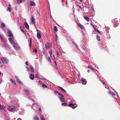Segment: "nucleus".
I'll return each mask as SVG.
<instances>
[{
  "label": "nucleus",
  "instance_id": "obj_1",
  "mask_svg": "<svg viewBox=\"0 0 120 120\" xmlns=\"http://www.w3.org/2000/svg\"><path fill=\"white\" fill-rule=\"evenodd\" d=\"M13 46L14 49L16 50H19L20 49V47L17 43H14Z\"/></svg>",
  "mask_w": 120,
  "mask_h": 120
},
{
  "label": "nucleus",
  "instance_id": "obj_2",
  "mask_svg": "<svg viewBox=\"0 0 120 120\" xmlns=\"http://www.w3.org/2000/svg\"><path fill=\"white\" fill-rule=\"evenodd\" d=\"M71 102V103L68 106L71 107V108L73 109L77 107V105H76L75 104V103L74 104H73L72 102Z\"/></svg>",
  "mask_w": 120,
  "mask_h": 120
},
{
  "label": "nucleus",
  "instance_id": "obj_3",
  "mask_svg": "<svg viewBox=\"0 0 120 120\" xmlns=\"http://www.w3.org/2000/svg\"><path fill=\"white\" fill-rule=\"evenodd\" d=\"M1 60L3 63H7L8 61L5 57H2L1 58Z\"/></svg>",
  "mask_w": 120,
  "mask_h": 120
},
{
  "label": "nucleus",
  "instance_id": "obj_4",
  "mask_svg": "<svg viewBox=\"0 0 120 120\" xmlns=\"http://www.w3.org/2000/svg\"><path fill=\"white\" fill-rule=\"evenodd\" d=\"M15 107L13 106H10L8 108V110L10 112H13L15 110Z\"/></svg>",
  "mask_w": 120,
  "mask_h": 120
},
{
  "label": "nucleus",
  "instance_id": "obj_5",
  "mask_svg": "<svg viewBox=\"0 0 120 120\" xmlns=\"http://www.w3.org/2000/svg\"><path fill=\"white\" fill-rule=\"evenodd\" d=\"M8 40L11 44L12 45L14 43V38L13 37L9 38H8Z\"/></svg>",
  "mask_w": 120,
  "mask_h": 120
},
{
  "label": "nucleus",
  "instance_id": "obj_6",
  "mask_svg": "<svg viewBox=\"0 0 120 120\" xmlns=\"http://www.w3.org/2000/svg\"><path fill=\"white\" fill-rule=\"evenodd\" d=\"M112 22L114 23V24L116 25V26H118L119 24L118 23V21L116 19H114L112 20Z\"/></svg>",
  "mask_w": 120,
  "mask_h": 120
},
{
  "label": "nucleus",
  "instance_id": "obj_7",
  "mask_svg": "<svg viewBox=\"0 0 120 120\" xmlns=\"http://www.w3.org/2000/svg\"><path fill=\"white\" fill-rule=\"evenodd\" d=\"M81 83L84 85L86 83V80L83 78H82L81 80Z\"/></svg>",
  "mask_w": 120,
  "mask_h": 120
},
{
  "label": "nucleus",
  "instance_id": "obj_8",
  "mask_svg": "<svg viewBox=\"0 0 120 120\" xmlns=\"http://www.w3.org/2000/svg\"><path fill=\"white\" fill-rule=\"evenodd\" d=\"M77 24L80 28L83 30H85V27L83 25L79 23H77Z\"/></svg>",
  "mask_w": 120,
  "mask_h": 120
},
{
  "label": "nucleus",
  "instance_id": "obj_9",
  "mask_svg": "<svg viewBox=\"0 0 120 120\" xmlns=\"http://www.w3.org/2000/svg\"><path fill=\"white\" fill-rule=\"evenodd\" d=\"M64 96L63 95L61 96H60L59 98L62 102H64L65 101L63 100Z\"/></svg>",
  "mask_w": 120,
  "mask_h": 120
},
{
  "label": "nucleus",
  "instance_id": "obj_10",
  "mask_svg": "<svg viewBox=\"0 0 120 120\" xmlns=\"http://www.w3.org/2000/svg\"><path fill=\"white\" fill-rule=\"evenodd\" d=\"M34 78V74L31 73L30 76V78L31 79L33 80Z\"/></svg>",
  "mask_w": 120,
  "mask_h": 120
},
{
  "label": "nucleus",
  "instance_id": "obj_11",
  "mask_svg": "<svg viewBox=\"0 0 120 120\" xmlns=\"http://www.w3.org/2000/svg\"><path fill=\"white\" fill-rule=\"evenodd\" d=\"M8 36L9 37H13V35L11 33V32L9 30L8 31Z\"/></svg>",
  "mask_w": 120,
  "mask_h": 120
},
{
  "label": "nucleus",
  "instance_id": "obj_12",
  "mask_svg": "<svg viewBox=\"0 0 120 120\" xmlns=\"http://www.w3.org/2000/svg\"><path fill=\"white\" fill-rule=\"evenodd\" d=\"M30 5L31 6H35L36 4L33 1H31L30 2Z\"/></svg>",
  "mask_w": 120,
  "mask_h": 120
},
{
  "label": "nucleus",
  "instance_id": "obj_13",
  "mask_svg": "<svg viewBox=\"0 0 120 120\" xmlns=\"http://www.w3.org/2000/svg\"><path fill=\"white\" fill-rule=\"evenodd\" d=\"M23 91L26 92V94H29L30 93L29 91L28 90L26 89H24L23 90Z\"/></svg>",
  "mask_w": 120,
  "mask_h": 120
},
{
  "label": "nucleus",
  "instance_id": "obj_14",
  "mask_svg": "<svg viewBox=\"0 0 120 120\" xmlns=\"http://www.w3.org/2000/svg\"><path fill=\"white\" fill-rule=\"evenodd\" d=\"M31 22L33 24H34L35 23V19L33 16H32L31 18Z\"/></svg>",
  "mask_w": 120,
  "mask_h": 120
},
{
  "label": "nucleus",
  "instance_id": "obj_15",
  "mask_svg": "<svg viewBox=\"0 0 120 120\" xmlns=\"http://www.w3.org/2000/svg\"><path fill=\"white\" fill-rule=\"evenodd\" d=\"M5 107L4 105H2L0 104V110H4L5 109Z\"/></svg>",
  "mask_w": 120,
  "mask_h": 120
},
{
  "label": "nucleus",
  "instance_id": "obj_16",
  "mask_svg": "<svg viewBox=\"0 0 120 120\" xmlns=\"http://www.w3.org/2000/svg\"><path fill=\"white\" fill-rule=\"evenodd\" d=\"M15 78L16 79L17 81L20 83H21L22 82L20 81V80L19 79L18 77L16 76H15Z\"/></svg>",
  "mask_w": 120,
  "mask_h": 120
},
{
  "label": "nucleus",
  "instance_id": "obj_17",
  "mask_svg": "<svg viewBox=\"0 0 120 120\" xmlns=\"http://www.w3.org/2000/svg\"><path fill=\"white\" fill-rule=\"evenodd\" d=\"M45 46L46 48L47 49H48L50 47V45L49 43H47V44H45Z\"/></svg>",
  "mask_w": 120,
  "mask_h": 120
},
{
  "label": "nucleus",
  "instance_id": "obj_18",
  "mask_svg": "<svg viewBox=\"0 0 120 120\" xmlns=\"http://www.w3.org/2000/svg\"><path fill=\"white\" fill-rule=\"evenodd\" d=\"M88 67L89 68L92 70L93 71H94L95 70L97 71L96 70H95L94 69L92 68L90 65H88Z\"/></svg>",
  "mask_w": 120,
  "mask_h": 120
},
{
  "label": "nucleus",
  "instance_id": "obj_19",
  "mask_svg": "<svg viewBox=\"0 0 120 120\" xmlns=\"http://www.w3.org/2000/svg\"><path fill=\"white\" fill-rule=\"evenodd\" d=\"M108 93L109 94H110V95H111L112 96H115V93L114 92H112L110 91H109Z\"/></svg>",
  "mask_w": 120,
  "mask_h": 120
},
{
  "label": "nucleus",
  "instance_id": "obj_20",
  "mask_svg": "<svg viewBox=\"0 0 120 120\" xmlns=\"http://www.w3.org/2000/svg\"><path fill=\"white\" fill-rule=\"evenodd\" d=\"M25 26L26 28H29V26L27 23V22H26L25 23Z\"/></svg>",
  "mask_w": 120,
  "mask_h": 120
},
{
  "label": "nucleus",
  "instance_id": "obj_21",
  "mask_svg": "<svg viewBox=\"0 0 120 120\" xmlns=\"http://www.w3.org/2000/svg\"><path fill=\"white\" fill-rule=\"evenodd\" d=\"M9 6H10L8 7L7 8V10L10 11H11V7L10 6H11V5L10 4H9Z\"/></svg>",
  "mask_w": 120,
  "mask_h": 120
},
{
  "label": "nucleus",
  "instance_id": "obj_22",
  "mask_svg": "<svg viewBox=\"0 0 120 120\" xmlns=\"http://www.w3.org/2000/svg\"><path fill=\"white\" fill-rule=\"evenodd\" d=\"M37 37L39 39L41 37V34L39 33H37Z\"/></svg>",
  "mask_w": 120,
  "mask_h": 120
},
{
  "label": "nucleus",
  "instance_id": "obj_23",
  "mask_svg": "<svg viewBox=\"0 0 120 120\" xmlns=\"http://www.w3.org/2000/svg\"><path fill=\"white\" fill-rule=\"evenodd\" d=\"M96 38L97 40L98 41H100L101 40L100 37L98 35H96Z\"/></svg>",
  "mask_w": 120,
  "mask_h": 120
},
{
  "label": "nucleus",
  "instance_id": "obj_24",
  "mask_svg": "<svg viewBox=\"0 0 120 120\" xmlns=\"http://www.w3.org/2000/svg\"><path fill=\"white\" fill-rule=\"evenodd\" d=\"M59 88L61 89V90L64 92H66V91L64 90V89H63L62 87H60V86H59L58 87Z\"/></svg>",
  "mask_w": 120,
  "mask_h": 120
},
{
  "label": "nucleus",
  "instance_id": "obj_25",
  "mask_svg": "<svg viewBox=\"0 0 120 120\" xmlns=\"http://www.w3.org/2000/svg\"><path fill=\"white\" fill-rule=\"evenodd\" d=\"M84 19L88 22L89 21V18H88L86 16H85L84 17Z\"/></svg>",
  "mask_w": 120,
  "mask_h": 120
},
{
  "label": "nucleus",
  "instance_id": "obj_26",
  "mask_svg": "<svg viewBox=\"0 0 120 120\" xmlns=\"http://www.w3.org/2000/svg\"><path fill=\"white\" fill-rule=\"evenodd\" d=\"M30 68L32 72L33 73V72H34V69L32 66H30Z\"/></svg>",
  "mask_w": 120,
  "mask_h": 120
},
{
  "label": "nucleus",
  "instance_id": "obj_27",
  "mask_svg": "<svg viewBox=\"0 0 120 120\" xmlns=\"http://www.w3.org/2000/svg\"><path fill=\"white\" fill-rule=\"evenodd\" d=\"M34 120H39L37 116H35L34 117Z\"/></svg>",
  "mask_w": 120,
  "mask_h": 120
},
{
  "label": "nucleus",
  "instance_id": "obj_28",
  "mask_svg": "<svg viewBox=\"0 0 120 120\" xmlns=\"http://www.w3.org/2000/svg\"><path fill=\"white\" fill-rule=\"evenodd\" d=\"M5 25L4 24V23H2L1 25V28H3L5 27Z\"/></svg>",
  "mask_w": 120,
  "mask_h": 120
},
{
  "label": "nucleus",
  "instance_id": "obj_29",
  "mask_svg": "<svg viewBox=\"0 0 120 120\" xmlns=\"http://www.w3.org/2000/svg\"><path fill=\"white\" fill-rule=\"evenodd\" d=\"M94 30H95V31H97V32H98V33H100V34H102L101 33V32H100L97 29H94Z\"/></svg>",
  "mask_w": 120,
  "mask_h": 120
},
{
  "label": "nucleus",
  "instance_id": "obj_30",
  "mask_svg": "<svg viewBox=\"0 0 120 120\" xmlns=\"http://www.w3.org/2000/svg\"><path fill=\"white\" fill-rule=\"evenodd\" d=\"M42 87L44 88H46L47 87V86L46 85L44 84H43L42 85Z\"/></svg>",
  "mask_w": 120,
  "mask_h": 120
},
{
  "label": "nucleus",
  "instance_id": "obj_31",
  "mask_svg": "<svg viewBox=\"0 0 120 120\" xmlns=\"http://www.w3.org/2000/svg\"><path fill=\"white\" fill-rule=\"evenodd\" d=\"M20 30H21L22 31V32H23V33H25V31H24V30H23L22 29V28L21 26H20Z\"/></svg>",
  "mask_w": 120,
  "mask_h": 120
},
{
  "label": "nucleus",
  "instance_id": "obj_32",
  "mask_svg": "<svg viewBox=\"0 0 120 120\" xmlns=\"http://www.w3.org/2000/svg\"><path fill=\"white\" fill-rule=\"evenodd\" d=\"M54 29L55 31H56L57 30V28L56 26H55L54 27Z\"/></svg>",
  "mask_w": 120,
  "mask_h": 120
},
{
  "label": "nucleus",
  "instance_id": "obj_33",
  "mask_svg": "<svg viewBox=\"0 0 120 120\" xmlns=\"http://www.w3.org/2000/svg\"><path fill=\"white\" fill-rule=\"evenodd\" d=\"M33 51L34 52L36 53L37 52H38V51L36 48H35L34 50H33Z\"/></svg>",
  "mask_w": 120,
  "mask_h": 120
},
{
  "label": "nucleus",
  "instance_id": "obj_34",
  "mask_svg": "<svg viewBox=\"0 0 120 120\" xmlns=\"http://www.w3.org/2000/svg\"><path fill=\"white\" fill-rule=\"evenodd\" d=\"M73 43L74 44L75 46L78 49V45L74 42H73Z\"/></svg>",
  "mask_w": 120,
  "mask_h": 120
},
{
  "label": "nucleus",
  "instance_id": "obj_35",
  "mask_svg": "<svg viewBox=\"0 0 120 120\" xmlns=\"http://www.w3.org/2000/svg\"><path fill=\"white\" fill-rule=\"evenodd\" d=\"M22 0H17V2L18 3H20L22 1Z\"/></svg>",
  "mask_w": 120,
  "mask_h": 120
},
{
  "label": "nucleus",
  "instance_id": "obj_36",
  "mask_svg": "<svg viewBox=\"0 0 120 120\" xmlns=\"http://www.w3.org/2000/svg\"><path fill=\"white\" fill-rule=\"evenodd\" d=\"M67 105V104L66 103H63L62 104V105L63 106H65Z\"/></svg>",
  "mask_w": 120,
  "mask_h": 120
},
{
  "label": "nucleus",
  "instance_id": "obj_37",
  "mask_svg": "<svg viewBox=\"0 0 120 120\" xmlns=\"http://www.w3.org/2000/svg\"><path fill=\"white\" fill-rule=\"evenodd\" d=\"M40 118L42 120H45L44 119V116L42 115H41L40 116Z\"/></svg>",
  "mask_w": 120,
  "mask_h": 120
},
{
  "label": "nucleus",
  "instance_id": "obj_38",
  "mask_svg": "<svg viewBox=\"0 0 120 120\" xmlns=\"http://www.w3.org/2000/svg\"><path fill=\"white\" fill-rule=\"evenodd\" d=\"M48 60L49 61V62L50 63H51L52 62V61H51L50 58L49 56H48Z\"/></svg>",
  "mask_w": 120,
  "mask_h": 120
},
{
  "label": "nucleus",
  "instance_id": "obj_39",
  "mask_svg": "<svg viewBox=\"0 0 120 120\" xmlns=\"http://www.w3.org/2000/svg\"><path fill=\"white\" fill-rule=\"evenodd\" d=\"M49 53L50 54V56L51 57H52V51H50L49 52Z\"/></svg>",
  "mask_w": 120,
  "mask_h": 120
},
{
  "label": "nucleus",
  "instance_id": "obj_40",
  "mask_svg": "<svg viewBox=\"0 0 120 120\" xmlns=\"http://www.w3.org/2000/svg\"><path fill=\"white\" fill-rule=\"evenodd\" d=\"M35 77L36 78H38V79L39 78V77L38 75L37 74H36L35 75Z\"/></svg>",
  "mask_w": 120,
  "mask_h": 120
},
{
  "label": "nucleus",
  "instance_id": "obj_41",
  "mask_svg": "<svg viewBox=\"0 0 120 120\" xmlns=\"http://www.w3.org/2000/svg\"><path fill=\"white\" fill-rule=\"evenodd\" d=\"M56 54L58 56H60V55L57 51H56Z\"/></svg>",
  "mask_w": 120,
  "mask_h": 120
},
{
  "label": "nucleus",
  "instance_id": "obj_42",
  "mask_svg": "<svg viewBox=\"0 0 120 120\" xmlns=\"http://www.w3.org/2000/svg\"><path fill=\"white\" fill-rule=\"evenodd\" d=\"M10 81L12 83H14V81L12 79H10Z\"/></svg>",
  "mask_w": 120,
  "mask_h": 120
},
{
  "label": "nucleus",
  "instance_id": "obj_43",
  "mask_svg": "<svg viewBox=\"0 0 120 120\" xmlns=\"http://www.w3.org/2000/svg\"><path fill=\"white\" fill-rule=\"evenodd\" d=\"M32 43H31V40L30 39V44L29 45L30 47L31 46Z\"/></svg>",
  "mask_w": 120,
  "mask_h": 120
},
{
  "label": "nucleus",
  "instance_id": "obj_44",
  "mask_svg": "<svg viewBox=\"0 0 120 120\" xmlns=\"http://www.w3.org/2000/svg\"><path fill=\"white\" fill-rule=\"evenodd\" d=\"M58 92L57 91H55L54 92V93L55 94H58Z\"/></svg>",
  "mask_w": 120,
  "mask_h": 120
},
{
  "label": "nucleus",
  "instance_id": "obj_45",
  "mask_svg": "<svg viewBox=\"0 0 120 120\" xmlns=\"http://www.w3.org/2000/svg\"><path fill=\"white\" fill-rule=\"evenodd\" d=\"M2 46L3 47H4L5 48H6V45H5V44H3L2 45Z\"/></svg>",
  "mask_w": 120,
  "mask_h": 120
},
{
  "label": "nucleus",
  "instance_id": "obj_46",
  "mask_svg": "<svg viewBox=\"0 0 120 120\" xmlns=\"http://www.w3.org/2000/svg\"><path fill=\"white\" fill-rule=\"evenodd\" d=\"M58 95H59L61 96L63 95H62L60 93H58Z\"/></svg>",
  "mask_w": 120,
  "mask_h": 120
},
{
  "label": "nucleus",
  "instance_id": "obj_47",
  "mask_svg": "<svg viewBox=\"0 0 120 120\" xmlns=\"http://www.w3.org/2000/svg\"><path fill=\"white\" fill-rule=\"evenodd\" d=\"M3 38V37L2 36L0 35V39H2Z\"/></svg>",
  "mask_w": 120,
  "mask_h": 120
},
{
  "label": "nucleus",
  "instance_id": "obj_48",
  "mask_svg": "<svg viewBox=\"0 0 120 120\" xmlns=\"http://www.w3.org/2000/svg\"><path fill=\"white\" fill-rule=\"evenodd\" d=\"M25 64L27 66H28V62L27 61L26 62Z\"/></svg>",
  "mask_w": 120,
  "mask_h": 120
},
{
  "label": "nucleus",
  "instance_id": "obj_49",
  "mask_svg": "<svg viewBox=\"0 0 120 120\" xmlns=\"http://www.w3.org/2000/svg\"><path fill=\"white\" fill-rule=\"evenodd\" d=\"M78 6L80 8H81V9H82V8L79 5H78Z\"/></svg>",
  "mask_w": 120,
  "mask_h": 120
},
{
  "label": "nucleus",
  "instance_id": "obj_50",
  "mask_svg": "<svg viewBox=\"0 0 120 120\" xmlns=\"http://www.w3.org/2000/svg\"><path fill=\"white\" fill-rule=\"evenodd\" d=\"M56 41H57V35H56Z\"/></svg>",
  "mask_w": 120,
  "mask_h": 120
},
{
  "label": "nucleus",
  "instance_id": "obj_51",
  "mask_svg": "<svg viewBox=\"0 0 120 120\" xmlns=\"http://www.w3.org/2000/svg\"><path fill=\"white\" fill-rule=\"evenodd\" d=\"M17 120H22L21 118H18Z\"/></svg>",
  "mask_w": 120,
  "mask_h": 120
},
{
  "label": "nucleus",
  "instance_id": "obj_52",
  "mask_svg": "<svg viewBox=\"0 0 120 120\" xmlns=\"http://www.w3.org/2000/svg\"><path fill=\"white\" fill-rule=\"evenodd\" d=\"M37 14H39V15H40V14H39V12H38V10H37Z\"/></svg>",
  "mask_w": 120,
  "mask_h": 120
},
{
  "label": "nucleus",
  "instance_id": "obj_53",
  "mask_svg": "<svg viewBox=\"0 0 120 120\" xmlns=\"http://www.w3.org/2000/svg\"><path fill=\"white\" fill-rule=\"evenodd\" d=\"M91 25H92V26L94 28H95V27L92 24H91Z\"/></svg>",
  "mask_w": 120,
  "mask_h": 120
},
{
  "label": "nucleus",
  "instance_id": "obj_54",
  "mask_svg": "<svg viewBox=\"0 0 120 120\" xmlns=\"http://www.w3.org/2000/svg\"><path fill=\"white\" fill-rule=\"evenodd\" d=\"M41 108L40 107L39 108V110H40V111L41 112Z\"/></svg>",
  "mask_w": 120,
  "mask_h": 120
},
{
  "label": "nucleus",
  "instance_id": "obj_55",
  "mask_svg": "<svg viewBox=\"0 0 120 120\" xmlns=\"http://www.w3.org/2000/svg\"><path fill=\"white\" fill-rule=\"evenodd\" d=\"M87 71L88 72H90V70H87Z\"/></svg>",
  "mask_w": 120,
  "mask_h": 120
},
{
  "label": "nucleus",
  "instance_id": "obj_56",
  "mask_svg": "<svg viewBox=\"0 0 120 120\" xmlns=\"http://www.w3.org/2000/svg\"><path fill=\"white\" fill-rule=\"evenodd\" d=\"M32 100L34 102H35V101L33 99Z\"/></svg>",
  "mask_w": 120,
  "mask_h": 120
},
{
  "label": "nucleus",
  "instance_id": "obj_57",
  "mask_svg": "<svg viewBox=\"0 0 120 120\" xmlns=\"http://www.w3.org/2000/svg\"><path fill=\"white\" fill-rule=\"evenodd\" d=\"M54 63H56V61H54Z\"/></svg>",
  "mask_w": 120,
  "mask_h": 120
},
{
  "label": "nucleus",
  "instance_id": "obj_58",
  "mask_svg": "<svg viewBox=\"0 0 120 120\" xmlns=\"http://www.w3.org/2000/svg\"><path fill=\"white\" fill-rule=\"evenodd\" d=\"M61 1L63 2L64 1V0H61Z\"/></svg>",
  "mask_w": 120,
  "mask_h": 120
},
{
  "label": "nucleus",
  "instance_id": "obj_59",
  "mask_svg": "<svg viewBox=\"0 0 120 120\" xmlns=\"http://www.w3.org/2000/svg\"><path fill=\"white\" fill-rule=\"evenodd\" d=\"M102 84H104L105 83H104V82H103L102 83Z\"/></svg>",
  "mask_w": 120,
  "mask_h": 120
},
{
  "label": "nucleus",
  "instance_id": "obj_60",
  "mask_svg": "<svg viewBox=\"0 0 120 120\" xmlns=\"http://www.w3.org/2000/svg\"><path fill=\"white\" fill-rule=\"evenodd\" d=\"M67 1H66V4H67Z\"/></svg>",
  "mask_w": 120,
  "mask_h": 120
},
{
  "label": "nucleus",
  "instance_id": "obj_61",
  "mask_svg": "<svg viewBox=\"0 0 120 120\" xmlns=\"http://www.w3.org/2000/svg\"><path fill=\"white\" fill-rule=\"evenodd\" d=\"M1 75V73L0 72V75Z\"/></svg>",
  "mask_w": 120,
  "mask_h": 120
},
{
  "label": "nucleus",
  "instance_id": "obj_62",
  "mask_svg": "<svg viewBox=\"0 0 120 120\" xmlns=\"http://www.w3.org/2000/svg\"><path fill=\"white\" fill-rule=\"evenodd\" d=\"M56 64V63H55Z\"/></svg>",
  "mask_w": 120,
  "mask_h": 120
},
{
  "label": "nucleus",
  "instance_id": "obj_63",
  "mask_svg": "<svg viewBox=\"0 0 120 120\" xmlns=\"http://www.w3.org/2000/svg\"><path fill=\"white\" fill-rule=\"evenodd\" d=\"M53 56H54V55H53Z\"/></svg>",
  "mask_w": 120,
  "mask_h": 120
},
{
  "label": "nucleus",
  "instance_id": "obj_64",
  "mask_svg": "<svg viewBox=\"0 0 120 120\" xmlns=\"http://www.w3.org/2000/svg\"><path fill=\"white\" fill-rule=\"evenodd\" d=\"M39 82H40V81H39Z\"/></svg>",
  "mask_w": 120,
  "mask_h": 120
}]
</instances>
